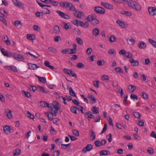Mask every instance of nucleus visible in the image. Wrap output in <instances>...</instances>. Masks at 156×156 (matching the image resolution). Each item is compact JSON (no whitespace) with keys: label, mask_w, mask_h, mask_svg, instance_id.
Returning <instances> with one entry per match:
<instances>
[{"label":"nucleus","mask_w":156,"mask_h":156,"mask_svg":"<svg viewBox=\"0 0 156 156\" xmlns=\"http://www.w3.org/2000/svg\"><path fill=\"white\" fill-rule=\"evenodd\" d=\"M86 19L88 22H91L93 25H96L99 23V21L96 19L93 15L88 16Z\"/></svg>","instance_id":"f257e3e1"},{"label":"nucleus","mask_w":156,"mask_h":156,"mask_svg":"<svg viewBox=\"0 0 156 156\" xmlns=\"http://www.w3.org/2000/svg\"><path fill=\"white\" fill-rule=\"evenodd\" d=\"M131 2V5H130V7L136 11H141L142 7L140 4L133 1Z\"/></svg>","instance_id":"f03ea898"},{"label":"nucleus","mask_w":156,"mask_h":156,"mask_svg":"<svg viewBox=\"0 0 156 156\" xmlns=\"http://www.w3.org/2000/svg\"><path fill=\"white\" fill-rule=\"evenodd\" d=\"M12 56L17 60L20 61H24L25 60L23 57L21 55L17 54L16 53H15L11 54Z\"/></svg>","instance_id":"7ed1b4c3"},{"label":"nucleus","mask_w":156,"mask_h":156,"mask_svg":"<svg viewBox=\"0 0 156 156\" xmlns=\"http://www.w3.org/2000/svg\"><path fill=\"white\" fill-rule=\"evenodd\" d=\"M53 108H54L55 110L53 112L54 116H56L57 113L58 111L60 109L59 105L58 103L56 101H54L53 103V105H51Z\"/></svg>","instance_id":"20e7f679"},{"label":"nucleus","mask_w":156,"mask_h":156,"mask_svg":"<svg viewBox=\"0 0 156 156\" xmlns=\"http://www.w3.org/2000/svg\"><path fill=\"white\" fill-rule=\"evenodd\" d=\"M94 10L95 12L100 14H103L105 13V9L101 7H95Z\"/></svg>","instance_id":"39448f33"},{"label":"nucleus","mask_w":156,"mask_h":156,"mask_svg":"<svg viewBox=\"0 0 156 156\" xmlns=\"http://www.w3.org/2000/svg\"><path fill=\"white\" fill-rule=\"evenodd\" d=\"M56 12L59 16L62 18L66 19H69V17L68 15L66 14L65 13L62 12L57 10L56 11Z\"/></svg>","instance_id":"423d86ee"},{"label":"nucleus","mask_w":156,"mask_h":156,"mask_svg":"<svg viewBox=\"0 0 156 156\" xmlns=\"http://www.w3.org/2000/svg\"><path fill=\"white\" fill-rule=\"evenodd\" d=\"M101 4L106 9L111 10L114 9L113 5L111 4L104 2H101Z\"/></svg>","instance_id":"0eeeda50"},{"label":"nucleus","mask_w":156,"mask_h":156,"mask_svg":"<svg viewBox=\"0 0 156 156\" xmlns=\"http://www.w3.org/2000/svg\"><path fill=\"white\" fill-rule=\"evenodd\" d=\"M93 148V146L91 144H88L82 150V152L85 153L87 151H89Z\"/></svg>","instance_id":"6e6552de"},{"label":"nucleus","mask_w":156,"mask_h":156,"mask_svg":"<svg viewBox=\"0 0 156 156\" xmlns=\"http://www.w3.org/2000/svg\"><path fill=\"white\" fill-rule=\"evenodd\" d=\"M149 13L152 16L156 15V8L154 7H149L148 9Z\"/></svg>","instance_id":"1a4fd4ad"},{"label":"nucleus","mask_w":156,"mask_h":156,"mask_svg":"<svg viewBox=\"0 0 156 156\" xmlns=\"http://www.w3.org/2000/svg\"><path fill=\"white\" fill-rule=\"evenodd\" d=\"M12 129L8 126H5L3 127L4 132L5 134H9L11 133Z\"/></svg>","instance_id":"9d476101"},{"label":"nucleus","mask_w":156,"mask_h":156,"mask_svg":"<svg viewBox=\"0 0 156 156\" xmlns=\"http://www.w3.org/2000/svg\"><path fill=\"white\" fill-rule=\"evenodd\" d=\"M59 4L61 7L68 9L70 7V3H69L68 2H61L59 3Z\"/></svg>","instance_id":"9b49d317"},{"label":"nucleus","mask_w":156,"mask_h":156,"mask_svg":"<svg viewBox=\"0 0 156 156\" xmlns=\"http://www.w3.org/2000/svg\"><path fill=\"white\" fill-rule=\"evenodd\" d=\"M129 61L131 63V66H137L139 64V62L138 60H134L133 58L130 59Z\"/></svg>","instance_id":"f8f14e48"},{"label":"nucleus","mask_w":156,"mask_h":156,"mask_svg":"<svg viewBox=\"0 0 156 156\" xmlns=\"http://www.w3.org/2000/svg\"><path fill=\"white\" fill-rule=\"evenodd\" d=\"M87 97L89 99H90L91 103L94 104L96 103L97 101L96 99L94 98L91 94H88Z\"/></svg>","instance_id":"ddd939ff"},{"label":"nucleus","mask_w":156,"mask_h":156,"mask_svg":"<svg viewBox=\"0 0 156 156\" xmlns=\"http://www.w3.org/2000/svg\"><path fill=\"white\" fill-rule=\"evenodd\" d=\"M138 46L140 49H144L146 47L147 45L144 42L140 41L138 44Z\"/></svg>","instance_id":"4468645a"},{"label":"nucleus","mask_w":156,"mask_h":156,"mask_svg":"<svg viewBox=\"0 0 156 156\" xmlns=\"http://www.w3.org/2000/svg\"><path fill=\"white\" fill-rule=\"evenodd\" d=\"M28 65L29 66L28 69L31 70H34L39 67L36 64L28 63Z\"/></svg>","instance_id":"2eb2a0df"},{"label":"nucleus","mask_w":156,"mask_h":156,"mask_svg":"<svg viewBox=\"0 0 156 156\" xmlns=\"http://www.w3.org/2000/svg\"><path fill=\"white\" fill-rule=\"evenodd\" d=\"M90 140L92 141H94L96 138V135L93 130H90Z\"/></svg>","instance_id":"dca6fc26"},{"label":"nucleus","mask_w":156,"mask_h":156,"mask_svg":"<svg viewBox=\"0 0 156 156\" xmlns=\"http://www.w3.org/2000/svg\"><path fill=\"white\" fill-rule=\"evenodd\" d=\"M67 88L69 90L70 95L76 97V93L73 90L72 88L71 87H69L68 85H67Z\"/></svg>","instance_id":"f3484780"},{"label":"nucleus","mask_w":156,"mask_h":156,"mask_svg":"<svg viewBox=\"0 0 156 156\" xmlns=\"http://www.w3.org/2000/svg\"><path fill=\"white\" fill-rule=\"evenodd\" d=\"M84 116L87 118H90L92 119L93 118V115L92 113L90 111H89L87 112H85L84 114Z\"/></svg>","instance_id":"a211bd4d"},{"label":"nucleus","mask_w":156,"mask_h":156,"mask_svg":"<svg viewBox=\"0 0 156 156\" xmlns=\"http://www.w3.org/2000/svg\"><path fill=\"white\" fill-rule=\"evenodd\" d=\"M99 30L97 28H95L92 30L93 35L95 37H97L99 35Z\"/></svg>","instance_id":"6ab92c4d"},{"label":"nucleus","mask_w":156,"mask_h":156,"mask_svg":"<svg viewBox=\"0 0 156 156\" xmlns=\"http://www.w3.org/2000/svg\"><path fill=\"white\" fill-rule=\"evenodd\" d=\"M128 90L130 92H133L136 90V87L133 85H129L128 87Z\"/></svg>","instance_id":"aec40b11"},{"label":"nucleus","mask_w":156,"mask_h":156,"mask_svg":"<svg viewBox=\"0 0 156 156\" xmlns=\"http://www.w3.org/2000/svg\"><path fill=\"white\" fill-rule=\"evenodd\" d=\"M84 14L83 12H78L77 11H75L74 13L75 16L77 18L80 19L81 18L82 15Z\"/></svg>","instance_id":"412c9836"},{"label":"nucleus","mask_w":156,"mask_h":156,"mask_svg":"<svg viewBox=\"0 0 156 156\" xmlns=\"http://www.w3.org/2000/svg\"><path fill=\"white\" fill-rule=\"evenodd\" d=\"M99 153L101 156L108 155L111 154L110 152L109 151L106 150L101 151Z\"/></svg>","instance_id":"4be33fe9"},{"label":"nucleus","mask_w":156,"mask_h":156,"mask_svg":"<svg viewBox=\"0 0 156 156\" xmlns=\"http://www.w3.org/2000/svg\"><path fill=\"white\" fill-rule=\"evenodd\" d=\"M6 115L8 118L10 119L12 118V111L11 110L7 109L5 111Z\"/></svg>","instance_id":"5701e85b"},{"label":"nucleus","mask_w":156,"mask_h":156,"mask_svg":"<svg viewBox=\"0 0 156 156\" xmlns=\"http://www.w3.org/2000/svg\"><path fill=\"white\" fill-rule=\"evenodd\" d=\"M21 150L19 148H17L13 151V155L15 156L16 155H18L20 154L21 152Z\"/></svg>","instance_id":"b1692460"},{"label":"nucleus","mask_w":156,"mask_h":156,"mask_svg":"<svg viewBox=\"0 0 156 156\" xmlns=\"http://www.w3.org/2000/svg\"><path fill=\"white\" fill-rule=\"evenodd\" d=\"M40 105L43 107L50 108V106H49V104L45 101H41L40 102Z\"/></svg>","instance_id":"393cba45"},{"label":"nucleus","mask_w":156,"mask_h":156,"mask_svg":"<svg viewBox=\"0 0 156 156\" xmlns=\"http://www.w3.org/2000/svg\"><path fill=\"white\" fill-rule=\"evenodd\" d=\"M12 2L14 5L20 7L22 6V3L18 0H12Z\"/></svg>","instance_id":"a878e982"},{"label":"nucleus","mask_w":156,"mask_h":156,"mask_svg":"<svg viewBox=\"0 0 156 156\" xmlns=\"http://www.w3.org/2000/svg\"><path fill=\"white\" fill-rule=\"evenodd\" d=\"M81 21L78 20H73L72 22L75 25L77 26H80Z\"/></svg>","instance_id":"bb28decb"},{"label":"nucleus","mask_w":156,"mask_h":156,"mask_svg":"<svg viewBox=\"0 0 156 156\" xmlns=\"http://www.w3.org/2000/svg\"><path fill=\"white\" fill-rule=\"evenodd\" d=\"M116 23L119 25L122 28H124L125 27L124 23L122 21L118 20H117Z\"/></svg>","instance_id":"cd10ccee"},{"label":"nucleus","mask_w":156,"mask_h":156,"mask_svg":"<svg viewBox=\"0 0 156 156\" xmlns=\"http://www.w3.org/2000/svg\"><path fill=\"white\" fill-rule=\"evenodd\" d=\"M89 25V24L88 22H86L84 23L81 21L80 26L82 27L87 28L88 27Z\"/></svg>","instance_id":"c85d7f7f"},{"label":"nucleus","mask_w":156,"mask_h":156,"mask_svg":"<svg viewBox=\"0 0 156 156\" xmlns=\"http://www.w3.org/2000/svg\"><path fill=\"white\" fill-rule=\"evenodd\" d=\"M93 109L91 110L94 114H97L99 113L98 108L95 106H93Z\"/></svg>","instance_id":"c756f323"},{"label":"nucleus","mask_w":156,"mask_h":156,"mask_svg":"<svg viewBox=\"0 0 156 156\" xmlns=\"http://www.w3.org/2000/svg\"><path fill=\"white\" fill-rule=\"evenodd\" d=\"M60 32L59 27L57 26H55L54 27V33L58 34Z\"/></svg>","instance_id":"7c9ffc66"},{"label":"nucleus","mask_w":156,"mask_h":156,"mask_svg":"<svg viewBox=\"0 0 156 156\" xmlns=\"http://www.w3.org/2000/svg\"><path fill=\"white\" fill-rule=\"evenodd\" d=\"M37 76L38 77L39 80L41 82L43 83H46V79L45 77H40L38 76Z\"/></svg>","instance_id":"2f4dec72"},{"label":"nucleus","mask_w":156,"mask_h":156,"mask_svg":"<svg viewBox=\"0 0 156 156\" xmlns=\"http://www.w3.org/2000/svg\"><path fill=\"white\" fill-rule=\"evenodd\" d=\"M1 52L3 55L5 56L9 57V54L8 53V51H5V49L3 48L1 49Z\"/></svg>","instance_id":"473e14b6"},{"label":"nucleus","mask_w":156,"mask_h":156,"mask_svg":"<svg viewBox=\"0 0 156 156\" xmlns=\"http://www.w3.org/2000/svg\"><path fill=\"white\" fill-rule=\"evenodd\" d=\"M133 115L135 118H138L139 119H140L141 115L139 112H134Z\"/></svg>","instance_id":"72a5a7b5"},{"label":"nucleus","mask_w":156,"mask_h":156,"mask_svg":"<svg viewBox=\"0 0 156 156\" xmlns=\"http://www.w3.org/2000/svg\"><path fill=\"white\" fill-rule=\"evenodd\" d=\"M148 40L149 42L156 48V42L151 38H149Z\"/></svg>","instance_id":"f704fd0d"},{"label":"nucleus","mask_w":156,"mask_h":156,"mask_svg":"<svg viewBox=\"0 0 156 156\" xmlns=\"http://www.w3.org/2000/svg\"><path fill=\"white\" fill-rule=\"evenodd\" d=\"M108 54L110 55H112L113 54L115 56L116 54V51L115 49L112 48L109 50L108 51Z\"/></svg>","instance_id":"c9c22d12"},{"label":"nucleus","mask_w":156,"mask_h":156,"mask_svg":"<svg viewBox=\"0 0 156 156\" xmlns=\"http://www.w3.org/2000/svg\"><path fill=\"white\" fill-rule=\"evenodd\" d=\"M27 39L30 40H34L35 39V36L34 35L32 36L30 34H28L27 37Z\"/></svg>","instance_id":"e433bc0d"},{"label":"nucleus","mask_w":156,"mask_h":156,"mask_svg":"<svg viewBox=\"0 0 156 156\" xmlns=\"http://www.w3.org/2000/svg\"><path fill=\"white\" fill-rule=\"evenodd\" d=\"M59 98L60 100L64 103L65 105L67 104V103L66 102V98H65L62 96H60L59 97Z\"/></svg>","instance_id":"4c0bfd02"},{"label":"nucleus","mask_w":156,"mask_h":156,"mask_svg":"<svg viewBox=\"0 0 156 156\" xmlns=\"http://www.w3.org/2000/svg\"><path fill=\"white\" fill-rule=\"evenodd\" d=\"M0 12L4 17H6L8 15L7 13L4 9H0Z\"/></svg>","instance_id":"58836bf2"},{"label":"nucleus","mask_w":156,"mask_h":156,"mask_svg":"<svg viewBox=\"0 0 156 156\" xmlns=\"http://www.w3.org/2000/svg\"><path fill=\"white\" fill-rule=\"evenodd\" d=\"M22 92L24 94L25 97H26L29 98L31 96L30 94L28 92L25 91L24 90H22Z\"/></svg>","instance_id":"ea45409f"},{"label":"nucleus","mask_w":156,"mask_h":156,"mask_svg":"<svg viewBox=\"0 0 156 156\" xmlns=\"http://www.w3.org/2000/svg\"><path fill=\"white\" fill-rule=\"evenodd\" d=\"M76 40L77 43L80 44H82L83 43V41L82 39L80 37H77L76 38Z\"/></svg>","instance_id":"a19ab883"},{"label":"nucleus","mask_w":156,"mask_h":156,"mask_svg":"<svg viewBox=\"0 0 156 156\" xmlns=\"http://www.w3.org/2000/svg\"><path fill=\"white\" fill-rule=\"evenodd\" d=\"M77 109V108L75 106L71 107L70 108V110L71 111V112L73 113H75V114H77V112H76V110Z\"/></svg>","instance_id":"79ce46f5"},{"label":"nucleus","mask_w":156,"mask_h":156,"mask_svg":"<svg viewBox=\"0 0 156 156\" xmlns=\"http://www.w3.org/2000/svg\"><path fill=\"white\" fill-rule=\"evenodd\" d=\"M116 40V37L113 35H112L109 38V41L111 42H113L115 41Z\"/></svg>","instance_id":"37998d69"},{"label":"nucleus","mask_w":156,"mask_h":156,"mask_svg":"<svg viewBox=\"0 0 156 156\" xmlns=\"http://www.w3.org/2000/svg\"><path fill=\"white\" fill-rule=\"evenodd\" d=\"M130 98L131 99H133L134 101L135 100H138V98L137 96L133 94H131L130 95Z\"/></svg>","instance_id":"c03bdc74"},{"label":"nucleus","mask_w":156,"mask_h":156,"mask_svg":"<svg viewBox=\"0 0 156 156\" xmlns=\"http://www.w3.org/2000/svg\"><path fill=\"white\" fill-rule=\"evenodd\" d=\"M70 76L74 77L76 78H77V76L76 74L71 70V72H69V74Z\"/></svg>","instance_id":"a18cd8bd"},{"label":"nucleus","mask_w":156,"mask_h":156,"mask_svg":"<svg viewBox=\"0 0 156 156\" xmlns=\"http://www.w3.org/2000/svg\"><path fill=\"white\" fill-rule=\"evenodd\" d=\"M99 83L100 82L98 80L94 81L93 82V84L94 86L97 88H98L99 87Z\"/></svg>","instance_id":"49530a36"},{"label":"nucleus","mask_w":156,"mask_h":156,"mask_svg":"<svg viewBox=\"0 0 156 156\" xmlns=\"http://www.w3.org/2000/svg\"><path fill=\"white\" fill-rule=\"evenodd\" d=\"M69 51L68 52V54H75L76 52V50L74 49V48L69 49Z\"/></svg>","instance_id":"de8ad7c7"},{"label":"nucleus","mask_w":156,"mask_h":156,"mask_svg":"<svg viewBox=\"0 0 156 156\" xmlns=\"http://www.w3.org/2000/svg\"><path fill=\"white\" fill-rule=\"evenodd\" d=\"M76 66L78 68H82L84 67V65L83 63L80 62L78 63Z\"/></svg>","instance_id":"09e8293b"},{"label":"nucleus","mask_w":156,"mask_h":156,"mask_svg":"<svg viewBox=\"0 0 156 156\" xmlns=\"http://www.w3.org/2000/svg\"><path fill=\"white\" fill-rule=\"evenodd\" d=\"M48 49L53 52L57 53V50L55 48L52 47H49Z\"/></svg>","instance_id":"8fccbe9b"},{"label":"nucleus","mask_w":156,"mask_h":156,"mask_svg":"<svg viewBox=\"0 0 156 156\" xmlns=\"http://www.w3.org/2000/svg\"><path fill=\"white\" fill-rule=\"evenodd\" d=\"M69 145L70 144H62L61 148L62 149H66L69 147Z\"/></svg>","instance_id":"3c124183"},{"label":"nucleus","mask_w":156,"mask_h":156,"mask_svg":"<svg viewBox=\"0 0 156 156\" xmlns=\"http://www.w3.org/2000/svg\"><path fill=\"white\" fill-rule=\"evenodd\" d=\"M37 89V87L34 86L30 85L29 87V90L31 91L32 90L33 91H35Z\"/></svg>","instance_id":"603ef678"},{"label":"nucleus","mask_w":156,"mask_h":156,"mask_svg":"<svg viewBox=\"0 0 156 156\" xmlns=\"http://www.w3.org/2000/svg\"><path fill=\"white\" fill-rule=\"evenodd\" d=\"M107 138L108 139L109 142H111L112 140V136L111 134H109L106 136Z\"/></svg>","instance_id":"864d4df0"},{"label":"nucleus","mask_w":156,"mask_h":156,"mask_svg":"<svg viewBox=\"0 0 156 156\" xmlns=\"http://www.w3.org/2000/svg\"><path fill=\"white\" fill-rule=\"evenodd\" d=\"M141 94H142V96L144 98L146 99L148 98V95L145 92H141Z\"/></svg>","instance_id":"5fc2aeb1"},{"label":"nucleus","mask_w":156,"mask_h":156,"mask_svg":"<svg viewBox=\"0 0 156 156\" xmlns=\"http://www.w3.org/2000/svg\"><path fill=\"white\" fill-rule=\"evenodd\" d=\"M115 70L116 71L122 73H123V70L120 67H117L115 68Z\"/></svg>","instance_id":"6e6d98bb"},{"label":"nucleus","mask_w":156,"mask_h":156,"mask_svg":"<svg viewBox=\"0 0 156 156\" xmlns=\"http://www.w3.org/2000/svg\"><path fill=\"white\" fill-rule=\"evenodd\" d=\"M73 134L76 136H79V132L77 130L73 129Z\"/></svg>","instance_id":"4d7b16f0"},{"label":"nucleus","mask_w":156,"mask_h":156,"mask_svg":"<svg viewBox=\"0 0 156 156\" xmlns=\"http://www.w3.org/2000/svg\"><path fill=\"white\" fill-rule=\"evenodd\" d=\"M69 8V10L71 11H74L76 10V8L71 3H70V7Z\"/></svg>","instance_id":"13d9d810"},{"label":"nucleus","mask_w":156,"mask_h":156,"mask_svg":"<svg viewBox=\"0 0 156 156\" xmlns=\"http://www.w3.org/2000/svg\"><path fill=\"white\" fill-rule=\"evenodd\" d=\"M92 51V49L91 48H88L86 51V53L88 55H91V52Z\"/></svg>","instance_id":"bf43d9fd"},{"label":"nucleus","mask_w":156,"mask_h":156,"mask_svg":"<svg viewBox=\"0 0 156 156\" xmlns=\"http://www.w3.org/2000/svg\"><path fill=\"white\" fill-rule=\"evenodd\" d=\"M27 116L31 119H33L34 118V115L29 112H27Z\"/></svg>","instance_id":"052dcab7"},{"label":"nucleus","mask_w":156,"mask_h":156,"mask_svg":"<svg viewBox=\"0 0 156 156\" xmlns=\"http://www.w3.org/2000/svg\"><path fill=\"white\" fill-rule=\"evenodd\" d=\"M60 154V152L59 151H55L53 152V155L54 156H58Z\"/></svg>","instance_id":"680f3d73"},{"label":"nucleus","mask_w":156,"mask_h":156,"mask_svg":"<svg viewBox=\"0 0 156 156\" xmlns=\"http://www.w3.org/2000/svg\"><path fill=\"white\" fill-rule=\"evenodd\" d=\"M123 14L127 16H131L132 15V14L131 12L126 11H125L124 12V13H123Z\"/></svg>","instance_id":"e2e57ef3"},{"label":"nucleus","mask_w":156,"mask_h":156,"mask_svg":"<svg viewBox=\"0 0 156 156\" xmlns=\"http://www.w3.org/2000/svg\"><path fill=\"white\" fill-rule=\"evenodd\" d=\"M51 3L55 6H57L58 4V2L51 0Z\"/></svg>","instance_id":"0e129e2a"},{"label":"nucleus","mask_w":156,"mask_h":156,"mask_svg":"<svg viewBox=\"0 0 156 156\" xmlns=\"http://www.w3.org/2000/svg\"><path fill=\"white\" fill-rule=\"evenodd\" d=\"M62 23L63 24L65 30H67L69 28L68 23L64 22H63Z\"/></svg>","instance_id":"69168bd1"},{"label":"nucleus","mask_w":156,"mask_h":156,"mask_svg":"<svg viewBox=\"0 0 156 156\" xmlns=\"http://www.w3.org/2000/svg\"><path fill=\"white\" fill-rule=\"evenodd\" d=\"M147 152L148 153L150 154H153L154 153V150L151 147H149L147 150Z\"/></svg>","instance_id":"338daca9"},{"label":"nucleus","mask_w":156,"mask_h":156,"mask_svg":"<svg viewBox=\"0 0 156 156\" xmlns=\"http://www.w3.org/2000/svg\"><path fill=\"white\" fill-rule=\"evenodd\" d=\"M63 71L65 73L68 75L69 74L70 72H71V70L67 69H64Z\"/></svg>","instance_id":"774afa93"}]
</instances>
